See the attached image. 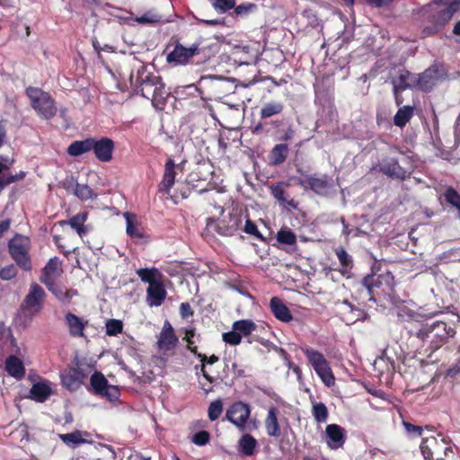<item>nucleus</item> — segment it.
<instances>
[{"label":"nucleus","instance_id":"1","mask_svg":"<svg viewBox=\"0 0 460 460\" xmlns=\"http://www.w3.org/2000/svg\"><path fill=\"white\" fill-rule=\"evenodd\" d=\"M455 333V330L448 327L446 323L435 322L432 324L423 325L413 335L421 341L423 346H427L430 352H433L441 348Z\"/></svg>","mask_w":460,"mask_h":460},{"label":"nucleus","instance_id":"2","mask_svg":"<svg viewBox=\"0 0 460 460\" xmlns=\"http://www.w3.org/2000/svg\"><path fill=\"white\" fill-rule=\"evenodd\" d=\"M25 93L30 100L31 108L43 119H53L58 112L57 103L52 96L38 87H27Z\"/></svg>","mask_w":460,"mask_h":460},{"label":"nucleus","instance_id":"3","mask_svg":"<svg viewBox=\"0 0 460 460\" xmlns=\"http://www.w3.org/2000/svg\"><path fill=\"white\" fill-rule=\"evenodd\" d=\"M302 351L323 383L328 387L332 386L335 378L323 354L311 347H304Z\"/></svg>","mask_w":460,"mask_h":460},{"label":"nucleus","instance_id":"4","mask_svg":"<svg viewBox=\"0 0 460 460\" xmlns=\"http://www.w3.org/2000/svg\"><path fill=\"white\" fill-rule=\"evenodd\" d=\"M160 81L159 76L152 75L143 65L137 69L136 74L132 72L129 75L130 86L137 93L148 100Z\"/></svg>","mask_w":460,"mask_h":460},{"label":"nucleus","instance_id":"5","mask_svg":"<svg viewBox=\"0 0 460 460\" xmlns=\"http://www.w3.org/2000/svg\"><path fill=\"white\" fill-rule=\"evenodd\" d=\"M362 286L367 291L370 300H375V294L378 290L385 295H390L394 288V278L392 272L386 270L380 274H371L362 279Z\"/></svg>","mask_w":460,"mask_h":460},{"label":"nucleus","instance_id":"6","mask_svg":"<svg viewBox=\"0 0 460 460\" xmlns=\"http://www.w3.org/2000/svg\"><path fill=\"white\" fill-rule=\"evenodd\" d=\"M439 437L431 436L422 439L420 451L426 460H445L448 452L452 453V448L448 446L447 439Z\"/></svg>","mask_w":460,"mask_h":460},{"label":"nucleus","instance_id":"7","mask_svg":"<svg viewBox=\"0 0 460 460\" xmlns=\"http://www.w3.org/2000/svg\"><path fill=\"white\" fill-rule=\"evenodd\" d=\"M9 252L16 264L24 270L31 269L29 256L30 240L22 235H16L9 241Z\"/></svg>","mask_w":460,"mask_h":460},{"label":"nucleus","instance_id":"8","mask_svg":"<svg viewBox=\"0 0 460 460\" xmlns=\"http://www.w3.org/2000/svg\"><path fill=\"white\" fill-rule=\"evenodd\" d=\"M45 296L46 293L39 284H31L29 292L21 305V310L25 315L32 318L41 311Z\"/></svg>","mask_w":460,"mask_h":460},{"label":"nucleus","instance_id":"9","mask_svg":"<svg viewBox=\"0 0 460 460\" xmlns=\"http://www.w3.org/2000/svg\"><path fill=\"white\" fill-rule=\"evenodd\" d=\"M429 4V7H430ZM433 6H435L433 4ZM438 9L433 15L431 26H427L423 29L422 33L424 36H430L442 30V28L451 20L453 14L457 11V3L453 4H439L436 5ZM432 7V5H431Z\"/></svg>","mask_w":460,"mask_h":460},{"label":"nucleus","instance_id":"10","mask_svg":"<svg viewBox=\"0 0 460 460\" xmlns=\"http://www.w3.org/2000/svg\"><path fill=\"white\" fill-rule=\"evenodd\" d=\"M250 415V405L243 402H234L227 408L226 412V420L233 423L240 431L246 430Z\"/></svg>","mask_w":460,"mask_h":460},{"label":"nucleus","instance_id":"11","mask_svg":"<svg viewBox=\"0 0 460 460\" xmlns=\"http://www.w3.org/2000/svg\"><path fill=\"white\" fill-rule=\"evenodd\" d=\"M90 384L93 394L108 399L115 401L119 396V390L117 386L108 384L106 377L101 372H94L91 378Z\"/></svg>","mask_w":460,"mask_h":460},{"label":"nucleus","instance_id":"12","mask_svg":"<svg viewBox=\"0 0 460 460\" xmlns=\"http://www.w3.org/2000/svg\"><path fill=\"white\" fill-rule=\"evenodd\" d=\"M199 54V44H192L190 47L186 48L181 43L174 46L167 57L166 61L173 66L186 65L194 56Z\"/></svg>","mask_w":460,"mask_h":460},{"label":"nucleus","instance_id":"13","mask_svg":"<svg viewBox=\"0 0 460 460\" xmlns=\"http://www.w3.org/2000/svg\"><path fill=\"white\" fill-rule=\"evenodd\" d=\"M300 184L305 189H310L314 193L321 196H327L331 193L333 189V181L332 178L323 175L322 177H315L312 175H306L300 180Z\"/></svg>","mask_w":460,"mask_h":460},{"label":"nucleus","instance_id":"14","mask_svg":"<svg viewBox=\"0 0 460 460\" xmlns=\"http://www.w3.org/2000/svg\"><path fill=\"white\" fill-rule=\"evenodd\" d=\"M243 221V218L240 213H230L226 217L217 222L216 231L221 235H234L242 228Z\"/></svg>","mask_w":460,"mask_h":460},{"label":"nucleus","instance_id":"15","mask_svg":"<svg viewBox=\"0 0 460 460\" xmlns=\"http://www.w3.org/2000/svg\"><path fill=\"white\" fill-rule=\"evenodd\" d=\"M61 383L69 391H76L86 378V374L80 367H69L60 374Z\"/></svg>","mask_w":460,"mask_h":460},{"label":"nucleus","instance_id":"16","mask_svg":"<svg viewBox=\"0 0 460 460\" xmlns=\"http://www.w3.org/2000/svg\"><path fill=\"white\" fill-rule=\"evenodd\" d=\"M114 147L113 140L109 137L93 138L92 151L101 162L108 163L111 161Z\"/></svg>","mask_w":460,"mask_h":460},{"label":"nucleus","instance_id":"17","mask_svg":"<svg viewBox=\"0 0 460 460\" xmlns=\"http://www.w3.org/2000/svg\"><path fill=\"white\" fill-rule=\"evenodd\" d=\"M62 185L68 192L73 193L82 201L93 199L97 197L92 188L86 184L78 183L73 177L66 178Z\"/></svg>","mask_w":460,"mask_h":460},{"label":"nucleus","instance_id":"18","mask_svg":"<svg viewBox=\"0 0 460 460\" xmlns=\"http://www.w3.org/2000/svg\"><path fill=\"white\" fill-rule=\"evenodd\" d=\"M443 75L438 66H433L418 75L417 87L423 92H429Z\"/></svg>","mask_w":460,"mask_h":460},{"label":"nucleus","instance_id":"19","mask_svg":"<svg viewBox=\"0 0 460 460\" xmlns=\"http://www.w3.org/2000/svg\"><path fill=\"white\" fill-rule=\"evenodd\" d=\"M178 343V337L169 321H165L158 336L157 347L160 350L166 352L172 349Z\"/></svg>","mask_w":460,"mask_h":460},{"label":"nucleus","instance_id":"20","mask_svg":"<svg viewBox=\"0 0 460 460\" xmlns=\"http://www.w3.org/2000/svg\"><path fill=\"white\" fill-rule=\"evenodd\" d=\"M327 444L332 449L342 447L346 439V432L343 428L337 424H329L326 427Z\"/></svg>","mask_w":460,"mask_h":460},{"label":"nucleus","instance_id":"21","mask_svg":"<svg viewBox=\"0 0 460 460\" xmlns=\"http://www.w3.org/2000/svg\"><path fill=\"white\" fill-rule=\"evenodd\" d=\"M53 394L52 384L49 381H40L32 385L28 398L37 402H44Z\"/></svg>","mask_w":460,"mask_h":460},{"label":"nucleus","instance_id":"22","mask_svg":"<svg viewBox=\"0 0 460 460\" xmlns=\"http://www.w3.org/2000/svg\"><path fill=\"white\" fill-rule=\"evenodd\" d=\"M65 322L72 337H84V329L88 325V321L68 312L65 314Z\"/></svg>","mask_w":460,"mask_h":460},{"label":"nucleus","instance_id":"23","mask_svg":"<svg viewBox=\"0 0 460 460\" xmlns=\"http://www.w3.org/2000/svg\"><path fill=\"white\" fill-rule=\"evenodd\" d=\"M60 264L58 257H53L48 261L40 276V281L44 285H51V282H54L61 275Z\"/></svg>","mask_w":460,"mask_h":460},{"label":"nucleus","instance_id":"24","mask_svg":"<svg viewBox=\"0 0 460 460\" xmlns=\"http://www.w3.org/2000/svg\"><path fill=\"white\" fill-rule=\"evenodd\" d=\"M417 78L415 75L411 74L409 71L400 69L398 75L392 78L394 92L396 93L407 88L417 86Z\"/></svg>","mask_w":460,"mask_h":460},{"label":"nucleus","instance_id":"25","mask_svg":"<svg viewBox=\"0 0 460 460\" xmlns=\"http://www.w3.org/2000/svg\"><path fill=\"white\" fill-rule=\"evenodd\" d=\"M166 297V290L163 280L148 287L146 289V302L150 306H160Z\"/></svg>","mask_w":460,"mask_h":460},{"label":"nucleus","instance_id":"26","mask_svg":"<svg viewBox=\"0 0 460 460\" xmlns=\"http://www.w3.org/2000/svg\"><path fill=\"white\" fill-rule=\"evenodd\" d=\"M12 164L13 160L0 155V190L10 183L23 179L25 176L23 172L15 175L4 173V171L7 170Z\"/></svg>","mask_w":460,"mask_h":460},{"label":"nucleus","instance_id":"27","mask_svg":"<svg viewBox=\"0 0 460 460\" xmlns=\"http://www.w3.org/2000/svg\"><path fill=\"white\" fill-rule=\"evenodd\" d=\"M175 175V163L172 158H169L164 165V176L159 185V190L164 193L169 194L171 189L174 185Z\"/></svg>","mask_w":460,"mask_h":460},{"label":"nucleus","instance_id":"28","mask_svg":"<svg viewBox=\"0 0 460 460\" xmlns=\"http://www.w3.org/2000/svg\"><path fill=\"white\" fill-rule=\"evenodd\" d=\"M380 171L391 178L404 180L407 177V172L395 159L384 161L380 165Z\"/></svg>","mask_w":460,"mask_h":460},{"label":"nucleus","instance_id":"29","mask_svg":"<svg viewBox=\"0 0 460 460\" xmlns=\"http://www.w3.org/2000/svg\"><path fill=\"white\" fill-rule=\"evenodd\" d=\"M279 411L278 408L272 406L268 410L265 419L266 432L270 437L278 438L281 434L280 426L278 420Z\"/></svg>","mask_w":460,"mask_h":460},{"label":"nucleus","instance_id":"30","mask_svg":"<svg viewBox=\"0 0 460 460\" xmlns=\"http://www.w3.org/2000/svg\"><path fill=\"white\" fill-rule=\"evenodd\" d=\"M5 370L9 376L17 380H21L25 376V367L23 362L14 355H11L5 359Z\"/></svg>","mask_w":460,"mask_h":460},{"label":"nucleus","instance_id":"31","mask_svg":"<svg viewBox=\"0 0 460 460\" xmlns=\"http://www.w3.org/2000/svg\"><path fill=\"white\" fill-rule=\"evenodd\" d=\"M270 309L274 316L284 323H288L293 319L289 309L285 305L282 300L277 296L270 299Z\"/></svg>","mask_w":460,"mask_h":460},{"label":"nucleus","instance_id":"32","mask_svg":"<svg viewBox=\"0 0 460 460\" xmlns=\"http://www.w3.org/2000/svg\"><path fill=\"white\" fill-rule=\"evenodd\" d=\"M257 446L258 442L252 435L244 434L238 441V451L245 456H251L254 455Z\"/></svg>","mask_w":460,"mask_h":460},{"label":"nucleus","instance_id":"33","mask_svg":"<svg viewBox=\"0 0 460 460\" xmlns=\"http://www.w3.org/2000/svg\"><path fill=\"white\" fill-rule=\"evenodd\" d=\"M137 275L140 278V279L148 283L151 287L160 281H162V274L156 268H141L137 270Z\"/></svg>","mask_w":460,"mask_h":460},{"label":"nucleus","instance_id":"34","mask_svg":"<svg viewBox=\"0 0 460 460\" xmlns=\"http://www.w3.org/2000/svg\"><path fill=\"white\" fill-rule=\"evenodd\" d=\"M168 95V91L165 89V86L162 81H160L158 84H156V87L153 91L149 100L152 101V103L155 109L163 110Z\"/></svg>","mask_w":460,"mask_h":460},{"label":"nucleus","instance_id":"35","mask_svg":"<svg viewBox=\"0 0 460 460\" xmlns=\"http://www.w3.org/2000/svg\"><path fill=\"white\" fill-rule=\"evenodd\" d=\"M93 138L74 141L67 148V153L72 156H78L93 149Z\"/></svg>","mask_w":460,"mask_h":460},{"label":"nucleus","instance_id":"36","mask_svg":"<svg viewBox=\"0 0 460 460\" xmlns=\"http://www.w3.org/2000/svg\"><path fill=\"white\" fill-rule=\"evenodd\" d=\"M48 289L61 302L69 303L70 300L77 296V291L75 289H65L64 288L58 286L55 281L51 282V285H45Z\"/></svg>","mask_w":460,"mask_h":460},{"label":"nucleus","instance_id":"37","mask_svg":"<svg viewBox=\"0 0 460 460\" xmlns=\"http://www.w3.org/2000/svg\"><path fill=\"white\" fill-rule=\"evenodd\" d=\"M87 217L88 213L80 212L67 220L66 224L69 225L73 229H75L80 237H83L88 232L84 226V222L87 220Z\"/></svg>","mask_w":460,"mask_h":460},{"label":"nucleus","instance_id":"38","mask_svg":"<svg viewBox=\"0 0 460 460\" xmlns=\"http://www.w3.org/2000/svg\"><path fill=\"white\" fill-rule=\"evenodd\" d=\"M414 114V107L405 105L400 108L394 117L395 126L402 128L411 120Z\"/></svg>","mask_w":460,"mask_h":460},{"label":"nucleus","instance_id":"39","mask_svg":"<svg viewBox=\"0 0 460 460\" xmlns=\"http://www.w3.org/2000/svg\"><path fill=\"white\" fill-rule=\"evenodd\" d=\"M312 403V415L318 423H325L328 420L329 411L323 402H316L313 396H310Z\"/></svg>","mask_w":460,"mask_h":460},{"label":"nucleus","instance_id":"40","mask_svg":"<svg viewBox=\"0 0 460 460\" xmlns=\"http://www.w3.org/2000/svg\"><path fill=\"white\" fill-rule=\"evenodd\" d=\"M288 154V146L287 144H278L276 145L270 154V159L272 164H280L285 162Z\"/></svg>","mask_w":460,"mask_h":460},{"label":"nucleus","instance_id":"41","mask_svg":"<svg viewBox=\"0 0 460 460\" xmlns=\"http://www.w3.org/2000/svg\"><path fill=\"white\" fill-rule=\"evenodd\" d=\"M283 109L284 104L281 102H269L261 107L260 115L261 119H268L280 114Z\"/></svg>","mask_w":460,"mask_h":460},{"label":"nucleus","instance_id":"42","mask_svg":"<svg viewBox=\"0 0 460 460\" xmlns=\"http://www.w3.org/2000/svg\"><path fill=\"white\" fill-rule=\"evenodd\" d=\"M335 254L341 263V273L342 275L349 274L350 270L353 267L352 257L345 251L342 247H338L335 250Z\"/></svg>","mask_w":460,"mask_h":460},{"label":"nucleus","instance_id":"43","mask_svg":"<svg viewBox=\"0 0 460 460\" xmlns=\"http://www.w3.org/2000/svg\"><path fill=\"white\" fill-rule=\"evenodd\" d=\"M257 328V325L252 320H238L233 323V329L237 331L240 336H248Z\"/></svg>","mask_w":460,"mask_h":460},{"label":"nucleus","instance_id":"44","mask_svg":"<svg viewBox=\"0 0 460 460\" xmlns=\"http://www.w3.org/2000/svg\"><path fill=\"white\" fill-rule=\"evenodd\" d=\"M125 217L127 220V234L131 238H137V239L143 238L144 237L143 230L135 222L134 217L132 215H130L129 213H125Z\"/></svg>","mask_w":460,"mask_h":460},{"label":"nucleus","instance_id":"45","mask_svg":"<svg viewBox=\"0 0 460 460\" xmlns=\"http://www.w3.org/2000/svg\"><path fill=\"white\" fill-rule=\"evenodd\" d=\"M59 438L63 443L71 447H75L84 442L82 433L79 430L66 434H60Z\"/></svg>","mask_w":460,"mask_h":460},{"label":"nucleus","instance_id":"46","mask_svg":"<svg viewBox=\"0 0 460 460\" xmlns=\"http://www.w3.org/2000/svg\"><path fill=\"white\" fill-rule=\"evenodd\" d=\"M276 239L279 243L287 245H295L296 243V235L288 228H281Z\"/></svg>","mask_w":460,"mask_h":460},{"label":"nucleus","instance_id":"47","mask_svg":"<svg viewBox=\"0 0 460 460\" xmlns=\"http://www.w3.org/2000/svg\"><path fill=\"white\" fill-rule=\"evenodd\" d=\"M272 196L279 202L288 204L289 206L295 207L293 200L288 201L286 192L282 183H278L270 187Z\"/></svg>","mask_w":460,"mask_h":460},{"label":"nucleus","instance_id":"48","mask_svg":"<svg viewBox=\"0 0 460 460\" xmlns=\"http://www.w3.org/2000/svg\"><path fill=\"white\" fill-rule=\"evenodd\" d=\"M447 202L460 212V194L452 187H448L444 194Z\"/></svg>","mask_w":460,"mask_h":460},{"label":"nucleus","instance_id":"49","mask_svg":"<svg viewBox=\"0 0 460 460\" xmlns=\"http://www.w3.org/2000/svg\"><path fill=\"white\" fill-rule=\"evenodd\" d=\"M123 323L119 320L110 319L106 323V334L109 336H116L122 332Z\"/></svg>","mask_w":460,"mask_h":460},{"label":"nucleus","instance_id":"50","mask_svg":"<svg viewBox=\"0 0 460 460\" xmlns=\"http://www.w3.org/2000/svg\"><path fill=\"white\" fill-rule=\"evenodd\" d=\"M187 348L188 349L192 352L193 354H195L199 359L200 361L202 362L201 366H200V371L202 373V376L211 384L213 383V377L210 376L205 370V360H207V356L205 354H201V353H199L198 352V349L196 346H192V344H188L187 345Z\"/></svg>","mask_w":460,"mask_h":460},{"label":"nucleus","instance_id":"51","mask_svg":"<svg viewBox=\"0 0 460 460\" xmlns=\"http://www.w3.org/2000/svg\"><path fill=\"white\" fill-rule=\"evenodd\" d=\"M223 411V403L220 400H216L214 402H212L209 406H208V419L210 420H216L219 418V416L221 415Z\"/></svg>","mask_w":460,"mask_h":460},{"label":"nucleus","instance_id":"52","mask_svg":"<svg viewBox=\"0 0 460 460\" xmlns=\"http://www.w3.org/2000/svg\"><path fill=\"white\" fill-rule=\"evenodd\" d=\"M213 7L221 13L227 12L235 5V0H210Z\"/></svg>","mask_w":460,"mask_h":460},{"label":"nucleus","instance_id":"53","mask_svg":"<svg viewBox=\"0 0 460 460\" xmlns=\"http://www.w3.org/2000/svg\"><path fill=\"white\" fill-rule=\"evenodd\" d=\"M243 231L250 235H252L256 237L259 240H263L262 234L260 233V231L257 228V226L254 222H252L249 217H246L245 219V225L243 227Z\"/></svg>","mask_w":460,"mask_h":460},{"label":"nucleus","instance_id":"54","mask_svg":"<svg viewBox=\"0 0 460 460\" xmlns=\"http://www.w3.org/2000/svg\"><path fill=\"white\" fill-rule=\"evenodd\" d=\"M223 341L232 346H235L241 343L242 337L239 332L232 328L231 332L223 333Z\"/></svg>","mask_w":460,"mask_h":460},{"label":"nucleus","instance_id":"55","mask_svg":"<svg viewBox=\"0 0 460 460\" xmlns=\"http://www.w3.org/2000/svg\"><path fill=\"white\" fill-rule=\"evenodd\" d=\"M210 435L208 431L201 430L195 433L191 438V441L199 447L205 446L209 442Z\"/></svg>","mask_w":460,"mask_h":460},{"label":"nucleus","instance_id":"56","mask_svg":"<svg viewBox=\"0 0 460 460\" xmlns=\"http://www.w3.org/2000/svg\"><path fill=\"white\" fill-rule=\"evenodd\" d=\"M17 269L13 264L7 265L0 269V278L3 280H10L16 277Z\"/></svg>","mask_w":460,"mask_h":460},{"label":"nucleus","instance_id":"57","mask_svg":"<svg viewBox=\"0 0 460 460\" xmlns=\"http://www.w3.org/2000/svg\"><path fill=\"white\" fill-rule=\"evenodd\" d=\"M397 316L402 321L410 320L413 318L414 312L405 305L402 304L397 308Z\"/></svg>","mask_w":460,"mask_h":460},{"label":"nucleus","instance_id":"58","mask_svg":"<svg viewBox=\"0 0 460 460\" xmlns=\"http://www.w3.org/2000/svg\"><path fill=\"white\" fill-rule=\"evenodd\" d=\"M256 9V5L252 3L242 4L234 7V13L240 16H245L249 13L253 12Z\"/></svg>","mask_w":460,"mask_h":460},{"label":"nucleus","instance_id":"59","mask_svg":"<svg viewBox=\"0 0 460 460\" xmlns=\"http://www.w3.org/2000/svg\"><path fill=\"white\" fill-rule=\"evenodd\" d=\"M403 426L409 434H412L416 437L421 435L422 428L420 426H416L409 422H403Z\"/></svg>","mask_w":460,"mask_h":460},{"label":"nucleus","instance_id":"60","mask_svg":"<svg viewBox=\"0 0 460 460\" xmlns=\"http://www.w3.org/2000/svg\"><path fill=\"white\" fill-rule=\"evenodd\" d=\"M281 135L279 137V140L280 141H288L294 138L295 136V130L293 129L292 126H288L287 129L280 132Z\"/></svg>","mask_w":460,"mask_h":460},{"label":"nucleus","instance_id":"61","mask_svg":"<svg viewBox=\"0 0 460 460\" xmlns=\"http://www.w3.org/2000/svg\"><path fill=\"white\" fill-rule=\"evenodd\" d=\"M180 314L182 318L193 315V311L189 303H181L180 305Z\"/></svg>","mask_w":460,"mask_h":460},{"label":"nucleus","instance_id":"62","mask_svg":"<svg viewBox=\"0 0 460 460\" xmlns=\"http://www.w3.org/2000/svg\"><path fill=\"white\" fill-rule=\"evenodd\" d=\"M460 373V358L453 364L447 370V375L450 376H456Z\"/></svg>","mask_w":460,"mask_h":460},{"label":"nucleus","instance_id":"63","mask_svg":"<svg viewBox=\"0 0 460 460\" xmlns=\"http://www.w3.org/2000/svg\"><path fill=\"white\" fill-rule=\"evenodd\" d=\"M457 3V9L460 7V0H433L431 5H439V4H453Z\"/></svg>","mask_w":460,"mask_h":460},{"label":"nucleus","instance_id":"64","mask_svg":"<svg viewBox=\"0 0 460 460\" xmlns=\"http://www.w3.org/2000/svg\"><path fill=\"white\" fill-rule=\"evenodd\" d=\"M195 336V331L194 329H187L185 330V336L183 340H185L188 344H194L193 337Z\"/></svg>","mask_w":460,"mask_h":460}]
</instances>
